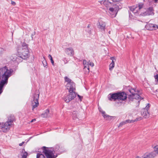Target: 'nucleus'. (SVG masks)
Here are the masks:
<instances>
[{
	"label": "nucleus",
	"instance_id": "f257e3e1",
	"mask_svg": "<svg viewBox=\"0 0 158 158\" xmlns=\"http://www.w3.org/2000/svg\"><path fill=\"white\" fill-rule=\"evenodd\" d=\"M128 90V92H127V94L124 92L111 93L108 95V98L110 101H115L118 100L120 103H121L123 101L127 99V95L130 101L137 102L139 105L140 100L143 98L139 95L135 94L136 91L134 88H129Z\"/></svg>",
	"mask_w": 158,
	"mask_h": 158
},
{
	"label": "nucleus",
	"instance_id": "f03ea898",
	"mask_svg": "<svg viewBox=\"0 0 158 158\" xmlns=\"http://www.w3.org/2000/svg\"><path fill=\"white\" fill-rule=\"evenodd\" d=\"M13 71L12 69H8L6 66L0 68V94L2 92L3 86L7 84L8 79Z\"/></svg>",
	"mask_w": 158,
	"mask_h": 158
},
{
	"label": "nucleus",
	"instance_id": "7ed1b4c3",
	"mask_svg": "<svg viewBox=\"0 0 158 158\" xmlns=\"http://www.w3.org/2000/svg\"><path fill=\"white\" fill-rule=\"evenodd\" d=\"M43 152L47 158H56L57 156L55 157L54 154L55 152H61L62 151L58 145H56L54 148L53 150L49 149L45 147H43Z\"/></svg>",
	"mask_w": 158,
	"mask_h": 158
},
{
	"label": "nucleus",
	"instance_id": "20e7f679",
	"mask_svg": "<svg viewBox=\"0 0 158 158\" xmlns=\"http://www.w3.org/2000/svg\"><path fill=\"white\" fill-rule=\"evenodd\" d=\"M18 55L24 59H26L29 56L28 44L25 42L22 44L21 48L17 50Z\"/></svg>",
	"mask_w": 158,
	"mask_h": 158
},
{
	"label": "nucleus",
	"instance_id": "39448f33",
	"mask_svg": "<svg viewBox=\"0 0 158 158\" xmlns=\"http://www.w3.org/2000/svg\"><path fill=\"white\" fill-rule=\"evenodd\" d=\"M121 1H119V2L116 3L107 9L109 15L111 17L114 18L116 16L118 10L120 8L119 6L122 4Z\"/></svg>",
	"mask_w": 158,
	"mask_h": 158
},
{
	"label": "nucleus",
	"instance_id": "423d86ee",
	"mask_svg": "<svg viewBox=\"0 0 158 158\" xmlns=\"http://www.w3.org/2000/svg\"><path fill=\"white\" fill-rule=\"evenodd\" d=\"M66 87L69 90V93H70V95L72 96L71 97L74 98L75 96V94H76L75 93L76 87L74 83L73 82L70 84L67 83Z\"/></svg>",
	"mask_w": 158,
	"mask_h": 158
},
{
	"label": "nucleus",
	"instance_id": "0eeeda50",
	"mask_svg": "<svg viewBox=\"0 0 158 158\" xmlns=\"http://www.w3.org/2000/svg\"><path fill=\"white\" fill-rule=\"evenodd\" d=\"M39 96V93H35L33 95L32 97V99L31 101V103L32 106V110L37 107L39 105L38 99Z\"/></svg>",
	"mask_w": 158,
	"mask_h": 158
},
{
	"label": "nucleus",
	"instance_id": "6e6552de",
	"mask_svg": "<svg viewBox=\"0 0 158 158\" xmlns=\"http://www.w3.org/2000/svg\"><path fill=\"white\" fill-rule=\"evenodd\" d=\"M12 122V120H8L5 123H0V129H2V131L6 132L9 129V126L11 124Z\"/></svg>",
	"mask_w": 158,
	"mask_h": 158
},
{
	"label": "nucleus",
	"instance_id": "1a4fd4ad",
	"mask_svg": "<svg viewBox=\"0 0 158 158\" xmlns=\"http://www.w3.org/2000/svg\"><path fill=\"white\" fill-rule=\"evenodd\" d=\"M119 1H122V0H104V5L107 8V9H108L113 4L119 2Z\"/></svg>",
	"mask_w": 158,
	"mask_h": 158
},
{
	"label": "nucleus",
	"instance_id": "9d476101",
	"mask_svg": "<svg viewBox=\"0 0 158 158\" xmlns=\"http://www.w3.org/2000/svg\"><path fill=\"white\" fill-rule=\"evenodd\" d=\"M150 106L149 103L148 104L145 108L143 109L141 111V114L143 117L145 118H147L149 117V114L148 112V110L149 109Z\"/></svg>",
	"mask_w": 158,
	"mask_h": 158
},
{
	"label": "nucleus",
	"instance_id": "9b49d317",
	"mask_svg": "<svg viewBox=\"0 0 158 158\" xmlns=\"http://www.w3.org/2000/svg\"><path fill=\"white\" fill-rule=\"evenodd\" d=\"M158 27L157 25L150 23H148L145 26V28L148 30H156Z\"/></svg>",
	"mask_w": 158,
	"mask_h": 158
},
{
	"label": "nucleus",
	"instance_id": "f8f14e48",
	"mask_svg": "<svg viewBox=\"0 0 158 158\" xmlns=\"http://www.w3.org/2000/svg\"><path fill=\"white\" fill-rule=\"evenodd\" d=\"M97 27L102 31H104L106 28V24L105 23L102 21L99 22L97 23Z\"/></svg>",
	"mask_w": 158,
	"mask_h": 158
},
{
	"label": "nucleus",
	"instance_id": "ddd939ff",
	"mask_svg": "<svg viewBox=\"0 0 158 158\" xmlns=\"http://www.w3.org/2000/svg\"><path fill=\"white\" fill-rule=\"evenodd\" d=\"M12 57H13L12 60L13 61L16 62L17 63L21 62L23 59L19 55L17 56L15 54H13Z\"/></svg>",
	"mask_w": 158,
	"mask_h": 158
},
{
	"label": "nucleus",
	"instance_id": "4468645a",
	"mask_svg": "<svg viewBox=\"0 0 158 158\" xmlns=\"http://www.w3.org/2000/svg\"><path fill=\"white\" fill-rule=\"evenodd\" d=\"M65 52L67 54L70 56H73L74 55V51L71 47L66 48Z\"/></svg>",
	"mask_w": 158,
	"mask_h": 158
},
{
	"label": "nucleus",
	"instance_id": "2eb2a0df",
	"mask_svg": "<svg viewBox=\"0 0 158 158\" xmlns=\"http://www.w3.org/2000/svg\"><path fill=\"white\" fill-rule=\"evenodd\" d=\"M72 96L70 95V93H69L68 95L64 96V99L67 103L69 102L70 101L73 99L76 96V94H75V96L74 98L71 97Z\"/></svg>",
	"mask_w": 158,
	"mask_h": 158
},
{
	"label": "nucleus",
	"instance_id": "dca6fc26",
	"mask_svg": "<svg viewBox=\"0 0 158 158\" xmlns=\"http://www.w3.org/2000/svg\"><path fill=\"white\" fill-rule=\"evenodd\" d=\"M144 15H154L153 9L152 7L148 8L146 11L143 13Z\"/></svg>",
	"mask_w": 158,
	"mask_h": 158
},
{
	"label": "nucleus",
	"instance_id": "f3484780",
	"mask_svg": "<svg viewBox=\"0 0 158 158\" xmlns=\"http://www.w3.org/2000/svg\"><path fill=\"white\" fill-rule=\"evenodd\" d=\"M51 114L49 110L47 109L45 112L41 114V116L43 118H47L51 116Z\"/></svg>",
	"mask_w": 158,
	"mask_h": 158
},
{
	"label": "nucleus",
	"instance_id": "a211bd4d",
	"mask_svg": "<svg viewBox=\"0 0 158 158\" xmlns=\"http://www.w3.org/2000/svg\"><path fill=\"white\" fill-rule=\"evenodd\" d=\"M110 58V59L112 60V61L109 65V69L110 71H112L114 67V60L115 61L116 59L113 57H111Z\"/></svg>",
	"mask_w": 158,
	"mask_h": 158
},
{
	"label": "nucleus",
	"instance_id": "6ab92c4d",
	"mask_svg": "<svg viewBox=\"0 0 158 158\" xmlns=\"http://www.w3.org/2000/svg\"><path fill=\"white\" fill-rule=\"evenodd\" d=\"M102 114L103 117L104 118L106 119V120H110L111 119L112 117L106 114L105 112L104 111H102Z\"/></svg>",
	"mask_w": 158,
	"mask_h": 158
},
{
	"label": "nucleus",
	"instance_id": "aec40b11",
	"mask_svg": "<svg viewBox=\"0 0 158 158\" xmlns=\"http://www.w3.org/2000/svg\"><path fill=\"white\" fill-rule=\"evenodd\" d=\"M72 115L73 119H78V117L79 115L77 111H73V112Z\"/></svg>",
	"mask_w": 158,
	"mask_h": 158
},
{
	"label": "nucleus",
	"instance_id": "412c9836",
	"mask_svg": "<svg viewBox=\"0 0 158 158\" xmlns=\"http://www.w3.org/2000/svg\"><path fill=\"white\" fill-rule=\"evenodd\" d=\"M27 152H25L24 149L22 150V153L21 154L22 158H27Z\"/></svg>",
	"mask_w": 158,
	"mask_h": 158
},
{
	"label": "nucleus",
	"instance_id": "4be33fe9",
	"mask_svg": "<svg viewBox=\"0 0 158 158\" xmlns=\"http://www.w3.org/2000/svg\"><path fill=\"white\" fill-rule=\"evenodd\" d=\"M144 5V4L142 3H140L136 5V6H137L138 9L139 10L141 9H142Z\"/></svg>",
	"mask_w": 158,
	"mask_h": 158
},
{
	"label": "nucleus",
	"instance_id": "5701e85b",
	"mask_svg": "<svg viewBox=\"0 0 158 158\" xmlns=\"http://www.w3.org/2000/svg\"><path fill=\"white\" fill-rule=\"evenodd\" d=\"M65 81L67 82V83H71V82H73L72 80L69 78H68L67 77H64Z\"/></svg>",
	"mask_w": 158,
	"mask_h": 158
},
{
	"label": "nucleus",
	"instance_id": "b1692460",
	"mask_svg": "<svg viewBox=\"0 0 158 158\" xmlns=\"http://www.w3.org/2000/svg\"><path fill=\"white\" fill-rule=\"evenodd\" d=\"M44 60H43L42 62L45 68L47 67V63L44 57H43Z\"/></svg>",
	"mask_w": 158,
	"mask_h": 158
},
{
	"label": "nucleus",
	"instance_id": "393cba45",
	"mask_svg": "<svg viewBox=\"0 0 158 158\" xmlns=\"http://www.w3.org/2000/svg\"><path fill=\"white\" fill-rule=\"evenodd\" d=\"M36 158H45L43 154L38 153L36 155Z\"/></svg>",
	"mask_w": 158,
	"mask_h": 158
},
{
	"label": "nucleus",
	"instance_id": "a878e982",
	"mask_svg": "<svg viewBox=\"0 0 158 158\" xmlns=\"http://www.w3.org/2000/svg\"><path fill=\"white\" fill-rule=\"evenodd\" d=\"M137 7V6H130L129 7L130 9L131 10V11L133 12V11H134L135 10L136 8Z\"/></svg>",
	"mask_w": 158,
	"mask_h": 158
},
{
	"label": "nucleus",
	"instance_id": "bb28decb",
	"mask_svg": "<svg viewBox=\"0 0 158 158\" xmlns=\"http://www.w3.org/2000/svg\"><path fill=\"white\" fill-rule=\"evenodd\" d=\"M48 57L49 58H50V60H51V62L52 63V64L53 65L54 64V62L52 59V58L51 55L50 54H49L48 55Z\"/></svg>",
	"mask_w": 158,
	"mask_h": 158
},
{
	"label": "nucleus",
	"instance_id": "cd10ccee",
	"mask_svg": "<svg viewBox=\"0 0 158 158\" xmlns=\"http://www.w3.org/2000/svg\"><path fill=\"white\" fill-rule=\"evenodd\" d=\"M139 11V10L138 9L137 7L135 10L134 11H133V13L137 15Z\"/></svg>",
	"mask_w": 158,
	"mask_h": 158
},
{
	"label": "nucleus",
	"instance_id": "c85d7f7f",
	"mask_svg": "<svg viewBox=\"0 0 158 158\" xmlns=\"http://www.w3.org/2000/svg\"><path fill=\"white\" fill-rule=\"evenodd\" d=\"M125 124H126V122L125 121H123L120 123L118 127H122V126L123 125H124Z\"/></svg>",
	"mask_w": 158,
	"mask_h": 158
},
{
	"label": "nucleus",
	"instance_id": "c756f323",
	"mask_svg": "<svg viewBox=\"0 0 158 158\" xmlns=\"http://www.w3.org/2000/svg\"><path fill=\"white\" fill-rule=\"evenodd\" d=\"M125 121L126 123H133L135 122V121H134V120H130L129 119Z\"/></svg>",
	"mask_w": 158,
	"mask_h": 158
},
{
	"label": "nucleus",
	"instance_id": "7c9ffc66",
	"mask_svg": "<svg viewBox=\"0 0 158 158\" xmlns=\"http://www.w3.org/2000/svg\"><path fill=\"white\" fill-rule=\"evenodd\" d=\"M84 69L85 70L86 69H87L88 70V71H87V72L88 73H89V66L88 65V64L86 65H85L84 66Z\"/></svg>",
	"mask_w": 158,
	"mask_h": 158
},
{
	"label": "nucleus",
	"instance_id": "2f4dec72",
	"mask_svg": "<svg viewBox=\"0 0 158 158\" xmlns=\"http://www.w3.org/2000/svg\"><path fill=\"white\" fill-rule=\"evenodd\" d=\"M142 118L141 117H139L138 118H137L136 119L134 120V121H135V122L137 121H139L141 120Z\"/></svg>",
	"mask_w": 158,
	"mask_h": 158
},
{
	"label": "nucleus",
	"instance_id": "473e14b6",
	"mask_svg": "<svg viewBox=\"0 0 158 158\" xmlns=\"http://www.w3.org/2000/svg\"><path fill=\"white\" fill-rule=\"evenodd\" d=\"M4 51L3 49L0 48V56L2 55Z\"/></svg>",
	"mask_w": 158,
	"mask_h": 158
},
{
	"label": "nucleus",
	"instance_id": "72a5a7b5",
	"mask_svg": "<svg viewBox=\"0 0 158 158\" xmlns=\"http://www.w3.org/2000/svg\"><path fill=\"white\" fill-rule=\"evenodd\" d=\"M63 61L64 62V64H67L68 63L67 60L66 58H64L63 59Z\"/></svg>",
	"mask_w": 158,
	"mask_h": 158
},
{
	"label": "nucleus",
	"instance_id": "f704fd0d",
	"mask_svg": "<svg viewBox=\"0 0 158 158\" xmlns=\"http://www.w3.org/2000/svg\"><path fill=\"white\" fill-rule=\"evenodd\" d=\"M77 96L79 97V98L80 99V100L81 101L82 100V97L80 95H79L78 94L77 95Z\"/></svg>",
	"mask_w": 158,
	"mask_h": 158
},
{
	"label": "nucleus",
	"instance_id": "c9c22d12",
	"mask_svg": "<svg viewBox=\"0 0 158 158\" xmlns=\"http://www.w3.org/2000/svg\"><path fill=\"white\" fill-rule=\"evenodd\" d=\"M104 1L102 0V1H98V2H99L101 5L103 4L104 5Z\"/></svg>",
	"mask_w": 158,
	"mask_h": 158
},
{
	"label": "nucleus",
	"instance_id": "e433bc0d",
	"mask_svg": "<svg viewBox=\"0 0 158 158\" xmlns=\"http://www.w3.org/2000/svg\"><path fill=\"white\" fill-rule=\"evenodd\" d=\"M129 16L131 18H132L133 17V16L131 13L129 11Z\"/></svg>",
	"mask_w": 158,
	"mask_h": 158
},
{
	"label": "nucleus",
	"instance_id": "4c0bfd02",
	"mask_svg": "<svg viewBox=\"0 0 158 158\" xmlns=\"http://www.w3.org/2000/svg\"><path fill=\"white\" fill-rule=\"evenodd\" d=\"M155 78L157 81H158V74H156L155 76Z\"/></svg>",
	"mask_w": 158,
	"mask_h": 158
},
{
	"label": "nucleus",
	"instance_id": "58836bf2",
	"mask_svg": "<svg viewBox=\"0 0 158 158\" xmlns=\"http://www.w3.org/2000/svg\"><path fill=\"white\" fill-rule=\"evenodd\" d=\"M89 65L91 66L92 67H93L94 65V64L93 63L90 62L89 63Z\"/></svg>",
	"mask_w": 158,
	"mask_h": 158
},
{
	"label": "nucleus",
	"instance_id": "ea45409f",
	"mask_svg": "<svg viewBox=\"0 0 158 158\" xmlns=\"http://www.w3.org/2000/svg\"><path fill=\"white\" fill-rule=\"evenodd\" d=\"M87 31L89 34H91V30L90 29H89Z\"/></svg>",
	"mask_w": 158,
	"mask_h": 158
},
{
	"label": "nucleus",
	"instance_id": "a19ab883",
	"mask_svg": "<svg viewBox=\"0 0 158 158\" xmlns=\"http://www.w3.org/2000/svg\"><path fill=\"white\" fill-rule=\"evenodd\" d=\"M11 4L14 6L16 4V3L15 2L11 1Z\"/></svg>",
	"mask_w": 158,
	"mask_h": 158
},
{
	"label": "nucleus",
	"instance_id": "79ce46f5",
	"mask_svg": "<svg viewBox=\"0 0 158 158\" xmlns=\"http://www.w3.org/2000/svg\"><path fill=\"white\" fill-rule=\"evenodd\" d=\"M86 61L85 60H84L83 61V64L84 65H85L86 64Z\"/></svg>",
	"mask_w": 158,
	"mask_h": 158
},
{
	"label": "nucleus",
	"instance_id": "37998d69",
	"mask_svg": "<svg viewBox=\"0 0 158 158\" xmlns=\"http://www.w3.org/2000/svg\"><path fill=\"white\" fill-rule=\"evenodd\" d=\"M36 120V119H32L30 122V123H31Z\"/></svg>",
	"mask_w": 158,
	"mask_h": 158
},
{
	"label": "nucleus",
	"instance_id": "c03bdc74",
	"mask_svg": "<svg viewBox=\"0 0 158 158\" xmlns=\"http://www.w3.org/2000/svg\"><path fill=\"white\" fill-rule=\"evenodd\" d=\"M24 143V142H23L21 143H20L19 144V146H22L23 144Z\"/></svg>",
	"mask_w": 158,
	"mask_h": 158
},
{
	"label": "nucleus",
	"instance_id": "a18cd8bd",
	"mask_svg": "<svg viewBox=\"0 0 158 158\" xmlns=\"http://www.w3.org/2000/svg\"><path fill=\"white\" fill-rule=\"evenodd\" d=\"M90 27V24H89L87 26V28H88L89 29Z\"/></svg>",
	"mask_w": 158,
	"mask_h": 158
},
{
	"label": "nucleus",
	"instance_id": "49530a36",
	"mask_svg": "<svg viewBox=\"0 0 158 158\" xmlns=\"http://www.w3.org/2000/svg\"><path fill=\"white\" fill-rule=\"evenodd\" d=\"M99 111L101 112V113H102V111H103L101 109V110H99Z\"/></svg>",
	"mask_w": 158,
	"mask_h": 158
},
{
	"label": "nucleus",
	"instance_id": "de8ad7c7",
	"mask_svg": "<svg viewBox=\"0 0 158 158\" xmlns=\"http://www.w3.org/2000/svg\"><path fill=\"white\" fill-rule=\"evenodd\" d=\"M33 35H31V37L32 38H33Z\"/></svg>",
	"mask_w": 158,
	"mask_h": 158
},
{
	"label": "nucleus",
	"instance_id": "09e8293b",
	"mask_svg": "<svg viewBox=\"0 0 158 158\" xmlns=\"http://www.w3.org/2000/svg\"><path fill=\"white\" fill-rule=\"evenodd\" d=\"M110 31H109V34H110Z\"/></svg>",
	"mask_w": 158,
	"mask_h": 158
},
{
	"label": "nucleus",
	"instance_id": "8fccbe9b",
	"mask_svg": "<svg viewBox=\"0 0 158 158\" xmlns=\"http://www.w3.org/2000/svg\"><path fill=\"white\" fill-rule=\"evenodd\" d=\"M157 2H158V0H156Z\"/></svg>",
	"mask_w": 158,
	"mask_h": 158
},
{
	"label": "nucleus",
	"instance_id": "3c124183",
	"mask_svg": "<svg viewBox=\"0 0 158 158\" xmlns=\"http://www.w3.org/2000/svg\"><path fill=\"white\" fill-rule=\"evenodd\" d=\"M157 90V91L158 92V89Z\"/></svg>",
	"mask_w": 158,
	"mask_h": 158
}]
</instances>
